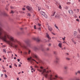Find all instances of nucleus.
Masks as SVG:
<instances>
[{
  "label": "nucleus",
  "instance_id": "27",
  "mask_svg": "<svg viewBox=\"0 0 80 80\" xmlns=\"http://www.w3.org/2000/svg\"><path fill=\"white\" fill-rule=\"evenodd\" d=\"M71 3H70V2H68L67 3V4H68V5H69V4H70Z\"/></svg>",
  "mask_w": 80,
  "mask_h": 80
},
{
  "label": "nucleus",
  "instance_id": "33",
  "mask_svg": "<svg viewBox=\"0 0 80 80\" xmlns=\"http://www.w3.org/2000/svg\"><path fill=\"white\" fill-rule=\"evenodd\" d=\"M62 39L64 41L65 40V37H64V38H62Z\"/></svg>",
  "mask_w": 80,
  "mask_h": 80
},
{
  "label": "nucleus",
  "instance_id": "1",
  "mask_svg": "<svg viewBox=\"0 0 80 80\" xmlns=\"http://www.w3.org/2000/svg\"><path fill=\"white\" fill-rule=\"evenodd\" d=\"M0 38H2L4 42L8 43L12 47L17 48L18 44L22 47L20 42L14 38L13 37L8 35L1 27H0Z\"/></svg>",
  "mask_w": 80,
  "mask_h": 80
},
{
  "label": "nucleus",
  "instance_id": "17",
  "mask_svg": "<svg viewBox=\"0 0 80 80\" xmlns=\"http://www.w3.org/2000/svg\"><path fill=\"white\" fill-rule=\"evenodd\" d=\"M32 60H33V61H34L37 63V64H38V62H37V61H36L34 59H32Z\"/></svg>",
  "mask_w": 80,
  "mask_h": 80
},
{
  "label": "nucleus",
  "instance_id": "21",
  "mask_svg": "<svg viewBox=\"0 0 80 80\" xmlns=\"http://www.w3.org/2000/svg\"><path fill=\"white\" fill-rule=\"evenodd\" d=\"M31 52V51H30V50H28V54H30Z\"/></svg>",
  "mask_w": 80,
  "mask_h": 80
},
{
  "label": "nucleus",
  "instance_id": "55",
  "mask_svg": "<svg viewBox=\"0 0 80 80\" xmlns=\"http://www.w3.org/2000/svg\"><path fill=\"white\" fill-rule=\"evenodd\" d=\"M17 80H20L19 79V78H17Z\"/></svg>",
  "mask_w": 80,
  "mask_h": 80
},
{
  "label": "nucleus",
  "instance_id": "36",
  "mask_svg": "<svg viewBox=\"0 0 80 80\" xmlns=\"http://www.w3.org/2000/svg\"><path fill=\"white\" fill-rule=\"evenodd\" d=\"M4 75H5V77H6V78H7V77H7V75L5 74Z\"/></svg>",
  "mask_w": 80,
  "mask_h": 80
},
{
  "label": "nucleus",
  "instance_id": "13",
  "mask_svg": "<svg viewBox=\"0 0 80 80\" xmlns=\"http://www.w3.org/2000/svg\"><path fill=\"white\" fill-rule=\"evenodd\" d=\"M55 13H56V12L55 11L52 12V14L51 15V16L52 17L54 16L55 15Z\"/></svg>",
  "mask_w": 80,
  "mask_h": 80
},
{
  "label": "nucleus",
  "instance_id": "64",
  "mask_svg": "<svg viewBox=\"0 0 80 80\" xmlns=\"http://www.w3.org/2000/svg\"><path fill=\"white\" fill-rule=\"evenodd\" d=\"M6 10H8V8H6Z\"/></svg>",
  "mask_w": 80,
  "mask_h": 80
},
{
  "label": "nucleus",
  "instance_id": "7",
  "mask_svg": "<svg viewBox=\"0 0 80 80\" xmlns=\"http://www.w3.org/2000/svg\"><path fill=\"white\" fill-rule=\"evenodd\" d=\"M26 7L27 9H28V10H29V11H30L32 10V8H31L29 6H26Z\"/></svg>",
  "mask_w": 80,
  "mask_h": 80
},
{
  "label": "nucleus",
  "instance_id": "6",
  "mask_svg": "<svg viewBox=\"0 0 80 80\" xmlns=\"http://www.w3.org/2000/svg\"><path fill=\"white\" fill-rule=\"evenodd\" d=\"M40 13L41 15H43L45 18H47V16L46 15H45V13L43 11H41Z\"/></svg>",
  "mask_w": 80,
  "mask_h": 80
},
{
  "label": "nucleus",
  "instance_id": "46",
  "mask_svg": "<svg viewBox=\"0 0 80 80\" xmlns=\"http://www.w3.org/2000/svg\"><path fill=\"white\" fill-rule=\"evenodd\" d=\"M28 60H30V58H28L27 59Z\"/></svg>",
  "mask_w": 80,
  "mask_h": 80
},
{
  "label": "nucleus",
  "instance_id": "31",
  "mask_svg": "<svg viewBox=\"0 0 80 80\" xmlns=\"http://www.w3.org/2000/svg\"><path fill=\"white\" fill-rule=\"evenodd\" d=\"M28 47H30V44L28 43Z\"/></svg>",
  "mask_w": 80,
  "mask_h": 80
},
{
  "label": "nucleus",
  "instance_id": "39",
  "mask_svg": "<svg viewBox=\"0 0 80 80\" xmlns=\"http://www.w3.org/2000/svg\"><path fill=\"white\" fill-rule=\"evenodd\" d=\"M38 26H39V27H40V26H41V24H40V23H38Z\"/></svg>",
  "mask_w": 80,
  "mask_h": 80
},
{
  "label": "nucleus",
  "instance_id": "41",
  "mask_svg": "<svg viewBox=\"0 0 80 80\" xmlns=\"http://www.w3.org/2000/svg\"><path fill=\"white\" fill-rule=\"evenodd\" d=\"M14 66H15V67H17V65H16V64H14Z\"/></svg>",
  "mask_w": 80,
  "mask_h": 80
},
{
  "label": "nucleus",
  "instance_id": "44",
  "mask_svg": "<svg viewBox=\"0 0 80 80\" xmlns=\"http://www.w3.org/2000/svg\"><path fill=\"white\" fill-rule=\"evenodd\" d=\"M17 60H18V62H20V59H17Z\"/></svg>",
  "mask_w": 80,
  "mask_h": 80
},
{
  "label": "nucleus",
  "instance_id": "52",
  "mask_svg": "<svg viewBox=\"0 0 80 80\" xmlns=\"http://www.w3.org/2000/svg\"><path fill=\"white\" fill-rule=\"evenodd\" d=\"M11 9H13V7H11Z\"/></svg>",
  "mask_w": 80,
  "mask_h": 80
},
{
  "label": "nucleus",
  "instance_id": "61",
  "mask_svg": "<svg viewBox=\"0 0 80 80\" xmlns=\"http://www.w3.org/2000/svg\"><path fill=\"white\" fill-rule=\"evenodd\" d=\"M33 70V68H32V69H31V70Z\"/></svg>",
  "mask_w": 80,
  "mask_h": 80
},
{
  "label": "nucleus",
  "instance_id": "9",
  "mask_svg": "<svg viewBox=\"0 0 80 80\" xmlns=\"http://www.w3.org/2000/svg\"><path fill=\"white\" fill-rule=\"evenodd\" d=\"M46 37L48 38V39L49 40H51V38L50 37V36H49V35H48V33H46Z\"/></svg>",
  "mask_w": 80,
  "mask_h": 80
},
{
  "label": "nucleus",
  "instance_id": "47",
  "mask_svg": "<svg viewBox=\"0 0 80 80\" xmlns=\"http://www.w3.org/2000/svg\"><path fill=\"white\" fill-rule=\"evenodd\" d=\"M3 74H1V77H3Z\"/></svg>",
  "mask_w": 80,
  "mask_h": 80
},
{
  "label": "nucleus",
  "instance_id": "49",
  "mask_svg": "<svg viewBox=\"0 0 80 80\" xmlns=\"http://www.w3.org/2000/svg\"><path fill=\"white\" fill-rule=\"evenodd\" d=\"M40 68L41 69H43V67H40Z\"/></svg>",
  "mask_w": 80,
  "mask_h": 80
},
{
  "label": "nucleus",
  "instance_id": "38",
  "mask_svg": "<svg viewBox=\"0 0 80 80\" xmlns=\"http://www.w3.org/2000/svg\"><path fill=\"white\" fill-rule=\"evenodd\" d=\"M34 29H36V25H34Z\"/></svg>",
  "mask_w": 80,
  "mask_h": 80
},
{
  "label": "nucleus",
  "instance_id": "60",
  "mask_svg": "<svg viewBox=\"0 0 80 80\" xmlns=\"http://www.w3.org/2000/svg\"><path fill=\"white\" fill-rule=\"evenodd\" d=\"M14 60H16V57H14Z\"/></svg>",
  "mask_w": 80,
  "mask_h": 80
},
{
  "label": "nucleus",
  "instance_id": "34",
  "mask_svg": "<svg viewBox=\"0 0 80 80\" xmlns=\"http://www.w3.org/2000/svg\"><path fill=\"white\" fill-rule=\"evenodd\" d=\"M27 16H28V17H30V13H28L27 14Z\"/></svg>",
  "mask_w": 80,
  "mask_h": 80
},
{
  "label": "nucleus",
  "instance_id": "59",
  "mask_svg": "<svg viewBox=\"0 0 80 80\" xmlns=\"http://www.w3.org/2000/svg\"><path fill=\"white\" fill-rule=\"evenodd\" d=\"M30 68H33V67L31 66H30Z\"/></svg>",
  "mask_w": 80,
  "mask_h": 80
},
{
  "label": "nucleus",
  "instance_id": "8",
  "mask_svg": "<svg viewBox=\"0 0 80 80\" xmlns=\"http://www.w3.org/2000/svg\"><path fill=\"white\" fill-rule=\"evenodd\" d=\"M48 28L49 31H50V32H52V28H51V26H48Z\"/></svg>",
  "mask_w": 80,
  "mask_h": 80
},
{
  "label": "nucleus",
  "instance_id": "50",
  "mask_svg": "<svg viewBox=\"0 0 80 80\" xmlns=\"http://www.w3.org/2000/svg\"><path fill=\"white\" fill-rule=\"evenodd\" d=\"M63 43H66V42L64 41L62 42Z\"/></svg>",
  "mask_w": 80,
  "mask_h": 80
},
{
  "label": "nucleus",
  "instance_id": "25",
  "mask_svg": "<svg viewBox=\"0 0 80 80\" xmlns=\"http://www.w3.org/2000/svg\"><path fill=\"white\" fill-rule=\"evenodd\" d=\"M28 54V53L27 52H24V55H27Z\"/></svg>",
  "mask_w": 80,
  "mask_h": 80
},
{
  "label": "nucleus",
  "instance_id": "29",
  "mask_svg": "<svg viewBox=\"0 0 80 80\" xmlns=\"http://www.w3.org/2000/svg\"><path fill=\"white\" fill-rule=\"evenodd\" d=\"M34 68H38V67L37 66L35 65V66H34Z\"/></svg>",
  "mask_w": 80,
  "mask_h": 80
},
{
  "label": "nucleus",
  "instance_id": "20",
  "mask_svg": "<svg viewBox=\"0 0 80 80\" xmlns=\"http://www.w3.org/2000/svg\"><path fill=\"white\" fill-rule=\"evenodd\" d=\"M55 27H56V28H57V29H58V30H59V29H58V27L57 26H56V24H55Z\"/></svg>",
  "mask_w": 80,
  "mask_h": 80
},
{
  "label": "nucleus",
  "instance_id": "45",
  "mask_svg": "<svg viewBox=\"0 0 80 80\" xmlns=\"http://www.w3.org/2000/svg\"><path fill=\"white\" fill-rule=\"evenodd\" d=\"M77 73H80V71H78Z\"/></svg>",
  "mask_w": 80,
  "mask_h": 80
},
{
  "label": "nucleus",
  "instance_id": "57",
  "mask_svg": "<svg viewBox=\"0 0 80 80\" xmlns=\"http://www.w3.org/2000/svg\"><path fill=\"white\" fill-rule=\"evenodd\" d=\"M3 59H4V60H6V58H4Z\"/></svg>",
  "mask_w": 80,
  "mask_h": 80
},
{
  "label": "nucleus",
  "instance_id": "4",
  "mask_svg": "<svg viewBox=\"0 0 80 80\" xmlns=\"http://www.w3.org/2000/svg\"><path fill=\"white\" fill-rule=\"evenodd\" d=\"M32 55L34 58H35L37 60H39V58H38V56L35 53H32Z\"/></svg>",
  "mask_w": 80,
  "mask_h": 80
},
{
  "label": "nucleus",
  "instance_id": "51",
  "mask_svg": "<svg viewBox=\"0 0 80 80\" xmlns=\"http://www.w3.org/2000/svg\"><path fill=\"white\" fill-rule=\"evenodd\" d=\"M63 49H64V50H65V47H64L63 48H62V50H63Z\"/></svg>",
  "mask_w": 80,
  "mask_h": 80
},
{
  "label": "nucleus",
  "instance_id": "16",
  "mask_svg": "<svg viewBox=\"0 0 80 80\" xmlns=\"http://www.w3.org/2000/svg\"><path fill=\"white\" fill-rule=\"evenodd\" d=\"M77 32L74 31V36H76L77 35Z\"/></svg>",
  "mask_w": 80,
  "mask_h": 80
},
{
  "label": "nucleus",
  "instance_id": "10",
  "mask_svg": "<svg viewBox=\"0 0 80 80\" xmlns=\"http://www.w3.org/2000/svg\"><path fill=\"white\" fill-rule=\"evenodd\" d=\"M68 12L70 15H72L73 14V11H72V10H69L68 11Z\"/></svg>",
  "mask_w": 80,
  "mask_h": 80
},
{
  "label": "nucleus",
  "instance_id": "11",
  "mask_svg": "<svg viewBox=\"0 0 80 80\" xmlns=\"http://www.w3.org/2000/svg\"><path fill=\"white\" fill-rule=\"evenodd\" d=\"M2 14L3 15H4V16H8V14H7L5 12H2Z\"/></svg>",
  "mask_w": 80,
  "mask_h": 80
},
{
  "label": "nucleus",
  "instance_id": "22",
  "mask_svg": "<svg viewBox=\"0 0 80 80\" xmlns=\"http://www.w3.org/2000/svg\"><path fill=\"white\" fill-rule=\"evenodd\" d=\"M68 6H66L64 7V8H65V9H68Z\"/></svg>",
  "mask_w": 80,
  "mask_h": 80
},
{
  "label": "nucleus",
  "instance_id": "3",
  "mask_svg": "<svg viewBox=\"0 0 80 80\" xmlns=\"http://www.w3.org/2000/svg\"><path fill=\"white\" fill-rule=\"evenodd\" d=\"M55 58L56 60L54 61V63H58V61H59L60 60V58L56 56H55Z\"/></svg>",
  "mask_w": 80,
  "mask_h": 80
},
{
  "label": "nucleus",
  "instance_id": "32",
  "mask_svg": "<svg viewBox=\"0 0 80 80\" xmlns=\"http://www.w3.org/2000/svg\"><path fill=\"white\" fill-rule=\"evenodd\" d=\"M66 59L67 60H70V59L68 58H66Z\"/></svg>",
  "mask_w": 80,
  "mask_h": 80
},
{
  "label": "nucleus",
  "instance_id": "19",
  "mask_svg": "<svg viewBox=\"0 0 80 80\" xmlns=\"http://www.w3.org/2000/svg\"><path fill=\"white\" fill-rule=\"evenodd\" d=\"M77 38H80V35H78L77 36Z\"/></svg>",
  "mask_w": 80,
  "mask_h": 80
},
{
  "label": "nucleus",
  "instance_id": "53",
  "mask_svg": "<svg viewBox=\"0 0 80 80\" xmlns=\"http://www.w3.org/2000/svg\"><path fill=\"white\" fill-rule=\"evenodd\" d=\"M48 46H51V44H49L48 45Z\"/></svg>",
  "mask_w": 80,
  "mask_h": 80
},
{
  "label": "nucleus",
  "instance_id": "12",
  "mask_svg": "<svg viewBox=\"0 0 80 80\" xmlns=\"http://www.w3.org/2000/svg\"><path fill=\"white\" fill-rule=\"evenodd\" d=\"M62 43H59L58 44V46L60 47V48H62Z\"/></svg>",
  "mask_w": 80,
  "mask_h": 80
},
{
  "label": "nucleus",
  "instance_id": "56",
  "mask_svg": "<svg viewBox=\"0 0 80 80\" xmlns=\"http://www.w3.org/2000/svg\"><path fill=\"white\" fill-rule=\"evenodd\" d=\"M38 30H41V28H38Z\"/></svg>",
  "mask_w": 80,
  "mask_h": 80
},
{
  "label": "nucleus",
  "instance_id": "14",
  "mask_svg": "<svg viewBox=\"0 0 80 80\" xmlns=\"http://www.w3.org/2000/svg\"><path fill=\"white\" fill-rule=\"evenodd\" d=\"M34 40H36L37 42H40V39H38V38H35L34 39Z\"/></svg>",
  "mask_w": 80,
  "mask_h": 80
},
{
  "label": "nucleus",
  "instance_id": "2",
  "mask_svg": "<svg viewBox=\"0 0 80 80\" xmlns=\"http://www.w3.org/2000/svg\"><path fill=\"white\" fill-rule=\"evenodd\" d=\"M38 71L40 72H42L41 74L43 75L45 78H47L48 77L49 78L50 80H62L63 78L62 77H58V75H55L53 74H50L48 76V73H49V71H46L45 69H44L43 70H42L38 69Z\"/></svg>",
  "mask_w": 80,
  "mask_h": 80
},
{
  "label": "nucleus",
  "instance_id": "42",
  "mask_svg": "<svg viewBox=\"0 0 80 80\" xmlns=\"http://www.w3.org/2000/svg\"><path fill=\"white\" fill-rule=\"evenodd\" d=\"M22 10H25V8H22Z\"/></svg>",
  "mask_w": 80,
  "mask_h": 80
},
{
  "label": "nucleus",
  "instance_id": "30",
  "mask_svg": "<svg viewBox=\"0 0 80 80\" xmlns=\"http://www.w3.org/2000/svg\"><path fill=\"white\" fill-rule=\"evenodd\" d=\"M65 69H67L68 67H67V66H65L64 67Z\"/></svg>",
  "mask_w": 80,
  "mask_h": 80
},
{
  "label": "nucleus",
  "instance_id": "23",
  "mask_svg": "<svg viewBox=\"0 0 80 80\" xmlns=\"http://www.w3.org/2000/svg\"><path fill=\"white\" fill-rule=\"evenodd\" d=\"M53 53L55 55H57V52L56 51H54L53 52Z\"/></svg>",
  "mask_w": 80,
  "mask_h": 80
},
{
  "label": "nucleus",
  "instance_id": "48",
  "mask_svg": "<svg viewBox=\"0 0 80 80\" xmlns=\"http://www.w3.org/2000/svg\"><path fill=\"white\" fill-rule=\"evenodd\" d=\"M9 68H12V66L10 65Z\"/></svg>",
  "mask_w": 80,
  "mask_h": 80
},
{
  "label": "nucleus",
  "instance_id": "24",
  "mask_svg": "<svg viewBox=\"0 0 80 80\" xmlns=\"http://www.w3.org/2000/svg\"><path fill=\"white\" fill-rule=\"evenodd\" d=\"M38 11H40L41 10V8L39 7H38Z\"/></svg>",
  "mask_w": 80,
  "mask_h": 80
},
{
  "label": "nucleus",
  "instance_id": "26",
  "mask_svg": "<svg viewBox=\"0 0 80 80\" xmlns=\"http://www.w3.org/2000/svg\"><path fill=\"white\" fill-rule=\"evenodd\" d=\"M46 51H48L49 50V48H47L46 49Z\"/></svg>",
  "mask_w": 80,
  "mask_h": 80
},
{
  "label": "nucleus",
  "instance_id": "35",
  "mask_svg": "<svg viewBox=\"0 0 80 80\" xmlns=\"http://www.w3.org/2000/svg\"><path fill=\"white\" fill-rule=\"evenodd\" d=\"M11 13H14V12L13 11H11Z\"/></svg>",
  "mask_w": 80,
  "mask_h": 80
},
{
  "label": "nucleus",
  "instance_id": "18",
  "mask_svg": "<svg viewBox=\"0 0 80 80\" xmlns=\"http://www.w3.org/2000/svg\"><path fill=\"white\" fill-rule=\"evenodd\" d=\"M3 51L4 53H7V52H6V49H3Z\"/></svg>",
  "mask_w": 80,
  "mask_h": 80
},
{
  "label": "nucleus",
  "instance_id": "54",
  "mask_svg": "<svg viewBox=\"0 0 80 80\" xmlns=\"http://www.w3.org/2000/svg\"><path fill=\"white\" fill-rule=\"evenodd\" d=\"M18 67H21V65H20V64H19L18 65Z\"/></svg>",
  "mask_w": 80,
  "mask_h": 80
},
{
  "label": "nucleus",
  "instance_id": "63",
  "mask_svg": "<svg viewBox=\"0 0 80 80\" xmlns=\"http://www.w3.org/2000/svg\"><path fill=\"white\" fill-rule=\"evenodd\" d=\"M76 80H80L79 79H76Z\"/></svg>",
  "mask_w": 80,
  "mask_h": 80
},
{
  "label": "nucleus",
  "instance_id": "43",
  "mask_svg": "<svg viewBox=\"0 0 80 80\" xmlns=\"http://www.w3.org/2000/svg\"><path fill=\"white\" fill-rule=\"evenodd\" d=\"M77 10L78 12H79V9H77Z\"/></svg>",
  "mask_w": 80,
  "mask_h": 80
},
{
  "label": "nucleus",
  "instance_id": "15",
  "mask_svg": "<svg viewBox=\"0 0 80 80\" xmlns=\"http://www.w3.org/2000/svg\"><path fill=\"white\" fill-rule=\"evenodd\" d=\"M72 42L73 43H74V44H75H75H76V42H75V41H74V40H73V39H72Z\"/></svg>",
  "mask_w": 80,
  "mask_h": 80
},
{
  "label": "nucleus",
  "instance_id": "28",
  "mask_svg": "<svg viewBox=\"0 0 80 80\" xmlns=\"http://www.w3.org/2000/svg\"><path fill=\"white\" fill-rule=\"evenodd\" d=\"M59 8H60V9H61L62 8V7L61 6V5H60L59 6Z\"/></svg>",
  "mask_w": 80,
  "mask_h": 80
},
{
  "label": "nucleus",
  "instance_id": "62",
  "mask_svg": "<svg viewBox=\"0 0 80 80\" xmlns=\"http://www.w3.org/2000/svg\"><path fill=\"white\" fill-rule=\"evenodd\" d=\"M58 42H61V41H58Z\"/></svg>",
  "mask_w": 80,
  "mask_h": 80
},
{
  "label": "nucleus",
  "instance_id": "40",
  "mask_svg": "<svg viewBox=\"0 0 80 80\" xmlns=\"http://www.w3.org/2000/svg\"><path fill=\"white\" fill-rule=\"evenodd\" d=\"M52 33L53 35H55V33H53V32H52Z\"/></svg>",
  "mask_w": 80,
  "mask_h": 80
},
{
  "label": "nucleus",
  "instance_id": "37",
  "mask_svg": "<svg viewBox=\"0 0 80 80\" xmlns=\"http://www.w3.org/2000/svg\"><path fill=\"white\" fill-rule=\"evenodd\" d=\"M76 21H77V22H79V20L78 19H76Z\"/></svg>",
  "mask_w": 80,
  "mask_h": 80
},
{
  "label": "nucleus",
  "instance_id": "5",
  "mask_svg": "<svg viewBox=\"0 0 80 80\" xmlns=\"http://www.w3.org/2000/svg\"><path fill=\"white\" fill-rule=\"evenodd\" d=\"M32 49L34 50V51H35L36 52H37V51H38L39 50V48H37V46H34V47Z\"/></svg>",
  "mask_w": 80,
  "mask_h": 80
},
{
  "label": "nucleus",
  "instance_id": "58",
  "mask_svg": "<svg viewBox=\"0 0 80 80\" xmlns=\"http://www.w3.org/2000/svg\"><path fill=\"white\" fill-rule=\"evenodd\" d=\"M52 39H54V38H55V37H52Z\"/></svg>",
  "mask_w": 80,
  "mask_h": 80
}]
</instances>
